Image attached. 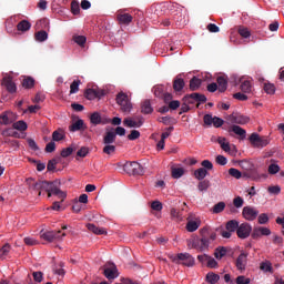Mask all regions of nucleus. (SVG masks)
<instances>
[{"label": "nucleus", "mask_w": 284, "mask_h": 284, "mask_svg": "<svg viewBox=\"0 0 284 284\" xmlns=\"http://www.w3.org/2000/svg\"><path fill=\"white\" fill-rule=\"evenodd\" d=\"M201 234H202V239L199 242H196V240H192L190 241L189 245H191V247H193L194 250H200V252H205L210 250V243H212V241H216V233L213 232L206 235L207 229H202Z\"/></svg>", "instance_id": "f257e3e1"}, {"label": "nucleus", "mask_w": 284, "mask_h": 284, "mask_svg": "<svg viewBox=\"0 0 284 284\" xmlns=\"http://www.w3.org/2000/svg\"><path fill=\"white\" fill-rule=\"evenodd\" d=\"M172 263L178 265H185L186 267H194V257L190 253H179L178 255H169Z\"/></svg>", "instance_id": "f03ea898"}, {"label": "nucleus", "mask_w": 284, "mask_h": 284, "mask_svg": "<svg viewBox=\"0 0 284 284\" xmlns=\"http://www.w3.org/2000/svg\"><path fill=\"white\" fill-rule=\"evenodd\" d=\"M115 101L120 105L122 112H132V102L125 92H119Z\"/></svg>", "instance_id": "7ed1b4c3"}, {"label": "nucleus", "mask_w": 284, "mask_h": 284, "mask_svg": "<svg viewBox=\"0 0 284 284\" xmlns=\"http://www.w3.org/2000/svg\"><path fill=\"white\" fill-rule=\"evenodd\" d=\"M63 236H65V233L61 234V231L40 232V237L48 243H52V241H61Z\"/></svg>", "instance_id": "20e7f679"}, {"label": "nucleus", "mask_w": 284, "mask_h": 284, "mask_svg": "<svg viewBox=\"0 0 284 284\" xmlns=\"http://www.w3.org/2000/svg\"><path fill=\"white\" fill-rule=\"evenodd\" d=\"M203 121H204V125H206L207 128H211V125H213V128H223V125L225 124V120L216 116V115H212V114H205L203 116Z\"/></svg>", "instance_id": "39448f33"}, {"label": "nucleus", "mask_w": 284, "mask_h": 284, "mask_svg": "<svg viewBox=\"0 0 284 284\" xmlns=\"http://www.w3.org/2000/svg\"><path fill=\"white\" fill-rule=\"evenodd\" d=\"M236 234L239 239H247L252 234V225L250 223H242L237 226Z\"/></svg>", "instance_id": "423d86ee"}, {"label": "nucleus", "mask_w": 284, "mask_h": 284, "mask_svg": "<svg viewBox=\"0 0 284 284\" xmlns=\"http://www.w3.org/2000/svg\"><path fill=\"white\" fill-rule=\"evenodd\" d=\"M242 215L246 221H255L256 216H258V210L252 206H244Z\"/></svg>", "instance_id": "0eeeda50"}, {"label": "nucleus", "mask_w": 284, "mask_h": 284, "mask_svg": "<svg viewBox=\"0 0 284 284\" xmlns=\"http://www.w3.org/2000/svg\"><path fill=\"white\" fill-rule=\"evenodd\" d=\"M272 234V231L268 227L265 226H256L253 229V232L251 234L252 239H261V236H270Z\"/></svg>", "instance_id": "6e6552de"}, {"label": "nucleus", "mask_w": 284, "mask_h": 284, "mask_svg": "<svg viewBox=\"0 0 284 284\" xmlns=\"http://www.w3.org/2000/svg\"><path fill=\"white\" fill-rule=\"evenodd\" d=\"M103 274L108 281H114L116 276H119V271L116 270V265L109 264V266L104 267Z\"/></svg>", "instance_id": "1a4fd4ad"}, {"label": "nucleus", "mask_w": 284, "mask_h": 284, "mask_svg": "<svg viewBox=\"0 0 284 284\" xmlns=\"http://www.w3.org/2000/svg\"><path fill=\"white\" fill-rule=\"evenodd\" d=\"M235 266L239 270V272H245V268L247 267V253H241L237 256L235 261Z\"/></svg>", "instance_id": "9d476101"}, {"label": "nucleus", "mask_w": 284, "mask_h": 284, "mask_svg": "<svg viewBox=\"0 0 284 284\" xmlns=\"http://www.w3.org/2000/svg\"><path fill=\"white\" fill-rule=\"evenodd\" d=\"M116 19H118V21L121 26H130V23H132V20L134 18L130 13L119 11L118 14H116Z\"/></svg>", "instance_id": "9b49d317"}, {"label": "nucleus", "mask_w": 284, "mask_h": 284, "mask_svg": "<svg viewBox=\"0 0 284 284\" xmlns=\"http://www.w3.org/2000/svg\"><path fill=\"white\" fill-rule=\"evenodd\" d=\"M239 83H240V90L242 92H244L245 94H250V92H252V82L250 80L240 78L237 82H235V85H239Z\"/></svg>", "instance_id": "f8f14e48"}, {"label": "nucleus", "mask_w": 284, "mask_h": 284, "mask_svg": "<svg viewBox=\"0 0 284 284\" xmlns=\"http://www.w3.org/2000/svg\"><path fill=\"white\" fill-rule=\"evenodd\" d=\"M49 192H51L53 196L60 199V203H63L68 196V194L61 191V189L57 187V184L54 183L51 185V190Z\"/></svg>", "instance_id": "ddd939ff"}, {"label": "nucleus", "mask_w": 284, "mask_h": 284, "mask_svg": "<svg viewBox=\"0 0 284 284\" xmlns=\"http://www.w3.org/2000/svg\"><path fill=\"white\" fill-rule=\"evenodd\" d=\"M2 84L10 94H14V92H17V84L12 81V78H3Z\"/></svg>", "instance_id": "4468645a"}, {"label": "nucleus", "mask_w": 284, "mask_h": 284, "mask_svg": "<svg viewBox=\"0 0 284 284\" xmlns=\"http://www.w3.org/2000/svg\"><path fill=\"white\" fill-rule=\"evenodd\" d=\"M54 182L41 181L38 184V196H41V192H50Z\"/></svg>", "instance_id": "2eb2a0df"}, {"label": "nucleus", "mask_w": 284, "mask_h": 284, "mask_svg": "<svg viewBox=\"0 0 284 284\" xmlns=\"http://www.w3.org/2000/svg\"><path fill=\"white\" fill-rule=\"evenodd\" d=\"M88 126H85V122L83 120L79 119L78 121L73 122L69 130L70 132H81V130H85Z\"/></svg>", "instance_id": "dca6fc26"}, {"label": "nucleus", "mask_w": 284, "mask_h": 284, "mask_svg": "<svg viewBox=\"0 0 284 284\" xmlns=\"http://www.w3.org/2000/svg\"><path fill=\"white\" fill-rule=\"evenodd\" d=\"M116 141V133L114 131H109L103 136V144L104 145H112V143H115Z\"/></svg>", "instance_id": "f3484780"}, {"label": "nucleus", "mask_w": 284, "mask_h": 284, "mask_svg": "<svg viewBox=\"0 0 284 284\" xmlns=\"http://www.w3.org/2000/svg\"><path fill=\"white\" fill-rule=\"evenodd\" d=\"M229 132H233L234 134H236L237 136H240L241 139H245L247 131H245V129L241 128L240 125L233 124L230 129Z\"/></svg>", "instance_id": "a211bd4d"}, {"label": "nucleus", "mask_w": 284, "mask_h": 284, "mask_svg": "<svg viewBox=\"0 0 284 284\" xmlns=\"http://www.w3.org/2000/svg\"><path fill=\"white\" fill-rule=\"evenodd\" d=\"M154 112V108H152V102L150 100H144L141 103V113L142 114H152Z\"/></svg>", "instance_id": "6ab92c4d"}, {"label": "nucleus", "mask_w": 284, "mask_h": 284, "mask_svg": "<svg viewBox=\"0 0 284 284\" xmlns=\"http://www.w3.org/2000/svg\"><path fill=\"white\" fill-rule=\"evenodd\" d=\"M87 227H88L89 232H92L93 234H97L98 236L108 234V231H105V229L99 227L94 224H87Z\"/></svg>", "instance_id": "aec40b11"}, {"label": "nucleus", "mask_w": 284, "mask_h": 284, "mask_svg": "<svg viewBox=\"0 0 284 284\" xmlns=\"http://www.w3.org/2000/svg\"><path fill=\"white\" fill-rule=\"evenodd\" d=\"M10 116H12V112L4 111L0 114V124L1 125H10L12 123V120H10Z\"/></svg>", "instance_id": "412c9836"}, {"label": "nucleus", "mask_w": 284, "mask_h": 284, "mask_svg": "<svg viewBox=\"0 0 284 284\" xmlns=\"http://www.w3.org/2000/svg\"><path fill=\"white\" fill-rule=\"evenodd\" d=\"M123 125L125 128H141V125H143V121L140 120L136 122L130 118H126L123 120Z\"/></svg>", "instance_id": "4be33fe9"}, {"label": "nucleus", "mask_w": 284, "mask_h": 284, "mask_svg": "<svg viewBox=\"0 0 284 284\" xmlns=\"http://www.w3.org/2000/svg\"><path fill=\"white\" fill-rule=\"evenodd\" d=\"M84 97L89 101H94V99H99V97H101V93H99V91L94 89H87V91L84 92Z\"/></svg>", "instance_id": "5701e85b"}, {"label": "nucleus", "mask_w": 284, "mask_h": 284, "mask_svg": "<svg viewBox=\"0 0 284 284\" xmlns=\"http://www.w3.org/2000/svg\"><path fill=\"white\" fill-rule=\"evenodd\" d=\"M32 28V24L28 20H22L17 24V30L19 32H28Z\"/></svg>", "instance_id": "b1692460"}, {"label": "nucleus", "mask_w": 284, "mask_h": 284, "mask_svg": "<svg viewBox=\"0 0 284 284\" xmlns=\"http://www.w3.org/2000/svg\"><path fill=\"white\" fill-rule=\"evenodd\" d=\"M203 83V81L196 77H193L190 80V90L192 92H196V90H199V88H201V84Z\"/></svg>", "instance_id": "393cba45"}, {"label": "nucleus", "mask_w": 284, "mask_h": 284, "mask_svg": "<svg viewBox=\"0 0 284 284\" xmlns=\"http://www.w3.org/2000/svg\"><path fill=\"white\" fill-rule=\"evenodd\" d=\"M185 88V80L181 78H175L173 81V90L175 92H181Z\"/></svg>", "instance_id": "a878e982"}, {"label": "nucleus", "mask_w": 284, "mask_h": 284, "mask_svg": "<svg viewBox=\"0 0 284 284\" xmlns=\"http://www.w3.org/2000/svg\"><path fill=\"white\" fill-rule=\"evenodd\" d=\"M27 186L29 187V190H33V192H39V181L32 179V178H28L26 180Z\"/></svg>", "instance_id": "bb28decb"}, {"label": "nucleus", "mask_w": 284, "mask_h": 284, "mask_svg": "<svg viewBox=\"0 0 284 284\" xmlns=\"http://www.w3.org/2000/svg\"><path fill=\"white\" fill-rule=\"evenodd\" d=\"M217 85L219 92H225L227 90V79L223 75L217 77Z\"/></svg>", "instance_id": "cd10ccee"}, {"label": "nucleus", "mask_w": 284, "mask_h": 284, "mask_svg": "<svg viewBox=\"0 0 284 284\" xmlns=\"http://www.w3.org/2000/svg\"><path fill=\"white\" fill-rule=\"evenodd\" d=\"M12 128L19 132H26V130H28V123L23 120H19L12 124Z\"/></svg>", "instance_id": "c85d7f7f"}, {"label": "nucleus", "mask_w": 284, "mask_h": 284, "mask_svg": "<svg viewBox=\"0 0 284 284\" xmlns=\"http://www.w3.org/2000/svg\"><path fill=\"white\" fill-rule=\"evenodd\" d=\"M145 174V169L139 162H133V176H142Z\"/></svg>", "instance_id": "c756f323"}, {"label": "nucleus", "mask_w": 284, "mask_h": 284, "mask_svg": "<svg viewBox=\"0 0 284 284\" xmlns=\"http://www.w3.org/2000/svg\"><path fill=\"white\" fill-rule=\"evenodd\" d=\"M237 33L240 34V37H242V39H250V37H252V32H250V29L244 26H240L237 28Z\"/></svg>", "instance_id": "7c9ffc66"}, {"label": "nucleus", "mask_w": 284, "mask_h": 284, "mask_svg": "<svg viewBox=\"0 0 284 284\" xmlns=\"http://www.w3.org/2000/svg\"><path fill=\"white\" fill-rule=\"evenodd\" d=\"M260 270L262 272H270V274H274V267H272V262L264 261L260 264Z\"/></svg>", "instance_id": "2f4dec72"}, {"label": "nucleus", "mask_w": 284, "mask_h": 284, "mask_svg": "<svg viewBox=\"0 0 284 284\" xmlns=\"http://www.w3.org/2000/svg\"><path fill=\"white\" fill-rule=\"evenodd\" d=\"M36 41L39 43H43V41H48V32L45 30H41L34 33Z\"/></svg>", "instance_id": "473e14b6"}, {"label": "nucleus", "mask_w": 284, "mask_h": 284, "mask_svg": "<svg viewBox=\"0 0 284 284\" xmlns=\"http://www.w3.org/2000/svg\"><path fill=\"white\" fill-rule=\"evenodd\" d=\"M172 179H181L185 174L184 168H172L171 169Z\"/></svg>", "instance_id": "72a5a7b5"}, {"label": "nucleus", "mask_w": 284, "mask_h": 284, "mask_svg": "<svg viewBox=\"0 0 284 284\" xmlns=\"http://www.w3.org/2000/svg\"><path fill=\"white\" fill-rule=\"evenodd\" d=\"M90 122L93 125H100V123H103V119L101 118V114L99 112H94L90 116Z\"/></svg>", "instance_id": "f704fd0d"}, {"label": "nucleus", "mask_w": 284, "mask_h": 284, "mask_svg": "<svg viewBox=\"0 0 284 284\" xmlns=\"http://www.w3.org/2000/svg\"><path fill=\"white\" fill-rule=\"evenodd\" d=\"M194 176H195V179H197V181H203V179H205V176H207V170L200 168L194 171Z\"/></svg>", "instance_id": "c9c22d12"}, {"label": "nucleus", "mask_w": 284, "mask_h": 284, "mask_svg": "<svg viewBox=\"0 0 284 284\" xmlns=\"http://www.w3.org/2000/svg\"><path fill=\"white\" fill-rule=\"evenodd\" d=\"M226 230L229 232H236V230H239V221L236 220H230L227 223H226Z\"/></svg>", "instance_id": "e433bc0d"}, {"label": "nucleus", "mask_w": 284, "mask_h": 284, "mask_svg": "<svg viewBox=\"0 0 284 284\" xmlns=\"http://www.w3.org/2000/svg\"><path fill=\"white\" fill-rule=\"evenodd\" d=\"M201 226V223L196 222V221H189L186 223V230L187 232H196L199 230V227Z\"/></svg>", "instance_id": "4c0bfd02"}, {"label": "nucleus", "mask_w": 284, "mask_h": 284, "mask_svg": "<svg viewBox=\"0 0 284 284\" xmlns=\"http://www.w3.org/2000/svg\"><path fill=\"white\" fill-rule=\"evenodd\" d=\"M226 254H227V248H225V246H220L214 252V256L219 261H221V258H223V256H225Z\"/></svg>", "instance_id": "58836bf2"}, {"label": "nucleus", "mask_w": 284, "mask_h": 284, "mask_svg": "<svg viewBox=\"0 0 284 284\" xmlns=\"http://www.w3.org/2000/svg\"><path fill=\"white\" fill-rule=\"evenodd\" d=\"M63 139H65V133H63V130L58 129L53 131L52 141H63Z\"/></svg>", "instance_id": "ea45409f"}, {"label": "nucleus", "mask_w": 284, "mask_h": 284, "mask_svg": "<svg viewBox=\"0 0 284 284\" xmlns=\"http://www.w3.org/2000/svg\"><path fill=\"white\" fill-rule=\"evenodd\" d=\"M245 123H250V118L241 114L235 115V125H245Z\"/></svg>", "instance_id": "a19ab883"}, {"label": "nucleus", "mask_w": 284, "mask_h": 284, "mask_svg": "<svg viewBox=\"0 0 284 284\" xmlns=\"http://www.w3.org/2000/svg\"><path fill=\"white\" fill-rule=\"evenodd\" d=\"M220 280H221V276H219V274H215L212 272L206 274L207 283L215 284V283H219Z\"/></svg>", "instance_id": "79ce46f5"}, {"label": "nucleus", "mask_w": 284, "mask_h": 284, "mask_svg": "<svg viewBox=\"0 0 284 284\" xmlns=\"http://www.w3.org/2000/svg\"><path fill=\"white\" fill-rule=\"evenodd\" d=\"M224 210H225V202H219L212 207L211 212L213 214H221V212H223Z\"/></svg>", "instance_id": "37998d69"}, {"label": "nucleus", "mask_w": 284, "mask_h": 284, "mask_svg": "<svg viewBox=\"0 0 284 284\" xmlns=\"http://www.w3.org/2000/svg\"><path fill=\"white\" fill-rule=\"evenodd\" d=\"M123 170L124 172H126V174H129L130 176H134V162H126L123 165Z\"/></svg>", "instance_id": "c03bdc74"}, {"label": "nucleus", "mask_w": 284, "mask_h": 284, "mask_svg": "<svg viewBox=\"0 0 284 284\" xmlns=\"http://www.w3.org/2000/svg\"><path fill=\"white\" fill-rule=\"evenodd\" d=\"M172 8H176V6L169 4L168 2H162L161 4L158 6V8L155 9V12H159V10H161V12H165V10H172Z\"/></svg>", "instance_id": "a18cd8bd"}, {"label": "nucleus", "mask_w": 284, "mask_h": 284, "mask_svg": "<svg viewBox=\"0 0 284 284\" xmlns=\"http://www.w3.org/2000/svg\"><path fill=\"white\" fill-rule=\"evenodd\" d=\"M22 85L27 89V90H31V88H34V80L31 77L24 78L22 80Z\"/></svg>", "instance_id": "49530a36"}, {"label": "nucleus", "mask_w": 284, "mask_h": 284, "mask_svg": "<svg viewBox=\"0 0 284 284\" xmlns=\"http://www.w3.org/2000/svg\"><path fill=\"white\" fill-rule=\"evenodd\" d=\"M194 99L196 100V108H199L201 105V103H205L207 101V98L205 97V94H201V93H193Z\"/></svg>", "instance_id": "de8ad7c7"}, {"label": "nucleus", "mask_w": 284, "mask_h": 284, "mask_svg": "<svg viewBox=\"0 0 284 284\" xmlns=\"http://www.w3.org/2000/svg\"><path fill=\"white\" fill-rule=\"evenodd\" d=\"M171 219L178 222L183 221V214H181L176 209H171Z\"/></svg>", "instance_id": "09e8293b"}, {"label": "nucleus", "mask_w": 284, "mask_h": 284, "mask_svg": "<svg viewBox=\"0 0 284 284\" xmlns=\"http://www.w3.org/2000/svg\"><path fill=\"white\" fill-rule=\"evenodd\" d=\"M210 187V180H202L197 184V189L200 192H206Z\"/></svg>", "instance_id": "8fccbe9b"}, {"label": "nucleus", "mask_w": 284, "mask_h": 284, "mask_svg": "<svg viewBox=\"0 0 284 284\" xmlns=\"http://www.w3.org/2000/svg\"><path fill=\"white\" fill-rule=\"evenodd\" d=\"M104 154H114L116 152V145L114 144H104V148L102 150Z\"/></svg>", "instance_id": "3c124183"}, {"label": "nucleus", "mask_w": 284, "mask_h": 284, "mask_svg": "<svg viewBox=\"0 0 284 284\" xmlns=\"http://www.w3.org/2000/svg\"><path fill=\"white\" fill-rule=\"evenodd\" d=\"M79 85H81V80H74L70 85V94H77Z\"/></svg>", "instance_id": "603ef678"}, {"label": "nucleus", "mask_w": 284, "mask_h": 284, "mask_svg": "<svg viewBox=\"0 0 284 284\" xmlns=\"http://www.w3.org/2000/svg\"><path fill=\"white\" fill-rule=\"evenodd\" d=\"M71 12L72 14H79L81 12V6L79 4V1L73 0L71 2Z\"/></svg>", "instance_id": "864d4df0"}, {"label": "nucleus", "mask_w": 284, "mask_h": 284, "mask_svg": "<svg viewBox=\"0 0 284 284\" xmlns=\"http://www.w3.org/2000/svg\"><path fill=\"white\" fill-rule=\"evenodd\" d=\"M90 154V149L88 146H82L78 152L77 156H80V159H85Z\"/></svg>", "instance_id": "5fc2aeb1"}, {"label": "nucleus", "mask_w": 284, "mask_h": 284, "mask_svg": "<svg viewBox=\"0 0 284 284\" xmlns=\"http://www.w3.org/2000/svg\"><path fill=\"white\" fill-rule=\"evenodd\" d=\"M260 225H266V223H270V216L266 213H262L257 217Z\"/></svg>", "instance_id": "6e6d98bb"}, {"label": "nucleus", "mask_w": 284, "mask_h": 284, "mask_svg": "<svg viewBox=\"0 0 284 284\" xmlns=\"http://www.w3.org/2000/svg\"><path fill=\"white\" fill-rule=\"evenodd\" d=\"M229 174L233 179H241V176H243V173H241V171H239V169H234V168L229 169Z\"/></svg>", "instance_id": "4d7b16f0"}, {"label": "nucleus", "mask_w": 284, "mask_h": 284, "mask_svg": "<svg viewBox=\"0 0 284 284\" xmlns=\"http://www.w3.org/2000/svg\"><path fill=\"white\" fill-rule=\"evenodd\" d=\"M248 140L251 141L252 145L256 148L258 145V141L261 140V135H258V133H252Z\"/></svg>", "instance_id": "13d9d810"}, {"label": "nucleus", "mask_w": 284, "mask_h": 284, "mask_svg": "<svg viewBox=\"0 0 284 284\" xmlns=\"http://www.w3.org/2000/svg\"><path fill=\"white\" fill-rule=\"evenodd\" d=\"M183 101H185V103H189V105H194V103H196V98H194V93H191V94H186L183 98Z\"/></svg>", "instance_id": "bf43d9fd"}, {"label": "nucleus", "mask_w": 284, "mask_h": 284, "mask_svg": "<svg viewBox=\"0 0 284 284\" xmlns=\"http://www.w3.org/2000/svg\"><path fill=\"white\" fill-rule=\"evenodd\" d=\"M264 91L266 92V94H274V92H276V87H274V84L272 83H265Z\"/></svg>", "instance_id": "052dcab7"}, {"label": "nucleus", "mask_w": 284, "mask_h": 284, "mask_svg": "<svg viewBox=\"0 0 284 284\" xmlns=\"http://www.w3.org/2000/svg\"><path fill=\"white\" fill-rule=\"evenodd\" d=\"M73 41L78 45H85V41H88V39L84 36H75L73 37Z\"/></svg>", "instance_id": "680f3d73"}, {"label": "nucleus", "mask_w": 284, "mask_h": 284, "mask_svg": "<svg viewBox=\"0 0 284 284\" xmlns=\"http://www.w3.org/2000/svg\"><path fill=\"white\" fill-rule=\"evenodd\" d=\"M281 172V166L278 164H270L268 174H278Z\"/></svg>", "instance_id": "e2e57ef3"}, {"label": "nucleus", "mask_w": 284, "mask_h": 284, "mask_svg": "<svg viewBox=\"0 0 284 284\" xmlns=\"http://www.w3.org/2000/svg\"><path fill=\"white\" fill-rule=\"evenodd\" d=\"M164 94H165V92L163 91V87L154 88V97H156L158 99H163Z\"/></svg>", "instance_id": "0e129e2a"}, {"label": "nucleus", "mask_w": 284, "mask_h": 284, "mask_svg": "<svg viewBox=\"0 0 284 284\" xmlns=\"http://www.w3.org/2000/svg\"><path fill=\"white\" fill-rule=\"evenodd\" d=\"M215 163H217V165H227V158L224 155H217L215 158Z\"/></svg>", "instance_id": "69168bd1"}, {"label": "nucleus", "mask_w": 284, "mask_h": 284, "mask_svg": "<svg viewBox=\"0 0 284 284\" xmlns=\"http://www.w3.org/2000/svg\"><path fill=\"white\" fill-rule=\"evenodd\" d=\"M243 203H245V201H244L243 197H241V196H236V197L233 200V205H234V207L241 209V206L243 205Z\"/></svg>", "instance_id": "338daca9"}, {"label": "nucleus", "mask_w": 284, "mask_h": 284, "mask_svg": "<svg viewBox=\"0 0 284 284\" xmlns=\"http://www.w3.org/2000/svg\"><path fill=\"white\" fill-rule=\"evenodd\" d=\"M236 283L237 284H250L251 280L248 277L240 275V276L236 277Z\"/></svg>", "instance_id": "774afa93"}]
</instances>
